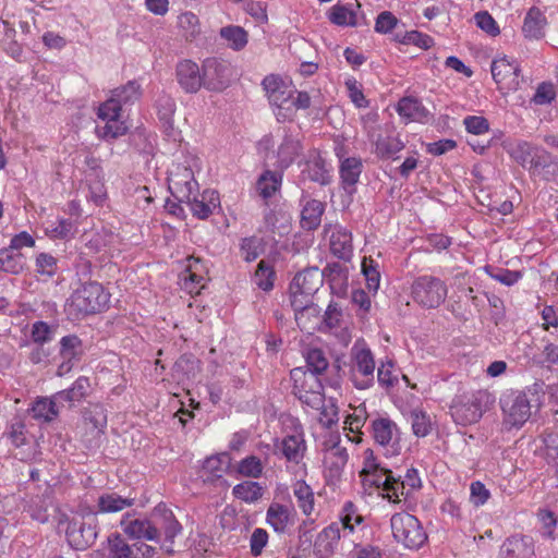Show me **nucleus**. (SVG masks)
<instances>
[{"label":"nucleus","instance_id":"nucleus-63","mask_svg":"<svg viewBox=\"0 0 558 558\" xmlns=\"http://www.w3.org/2000/svg\"><path fill=\"white\" fill-rule=\"evenodd\" d=\"M303 172L307 173L308 179L320 184H326L329 181V173L326 170L324 162L320 159H315L306 163Z\"/></svg>","mask_w":558,"mask_h":558},{"label":"nucleus","instance_id":"nucleus-19","mask_svg":"<svg viewBox=\"0 0 558 558\" xmlns=\"http://www.w3.org/2000/svg\"><path fill=\"white\" fill-rule=\"evenodd\" d=\"M363 457V468L360 473L363 485L369 487L374 486L378 489V494L381 495L388 481V474H390L391 471L378 466L371 449H366Z\"/></svg>","mask_w":558,"mask_h":558},{"label":"nucleus","instance_id":"nucleus-42","mask_svg":"<svg viewBox=\"0 0 558 558\" xmlns=\"http://www.w3.org/2000/svg\"><path fill=\"white\" fill-rule=\"evenodd\" d=\"M376 154L380 158L396 159L398 153L404 148V143L398 136H380L375 143Z\"/></svg>","mask_w":558,"mask_h":558},{"label":"nucleus","instance_id":"nucleus-8","mask_svg":"<svg viewBox=\"0 0 558 558\" xmlns=\"http://www.w3.org/2000/svg\"><path fill=\"white\" fill-rule=\"evenodd\" d=\"M504 423L510 428L522 427L531 416V401L526 393L513 391L500 399Z\"/></svg>","mask_w":558,"mask_h":558},{"label":"nucleus","instance_id":"nucleus-5","mask_svg":"<svg viewBox=\"0 0 558 558\" xmlns=\"http://www.w3.org/2000/svg\"><path fill=\"white\" fill-rule=\"evenodd\" d=\"M414 303L427 310L439 307L447 299L448 286L438 277L423 275L416 277L410 288Z\"/></svg>","mask_w":558,"mask_h":558},{"label":"nucleus","instance_id":"nucleus-52","mask_svg":"<svg viewBox=\"0 0 558 558\" xmlns=\"http://www.w3.org/2000/svg\"><path fill=\"white\" fill-rule=\"evenodd\" d=\"M505 148L513 160H515L522 167H527L530 157L535 146L525 141H517L508 146H505Z\"/></svg>","mask_w":558,"mask_h":558},{"label":"nucleus","instance_id":"nucleus-34","mask_svg":"<svg viewBox=\"0 0 558 558\" xmlns=\"http://www.w3.org/2000/svg\"><path fill=\"white\" fill-rule=\"evenodd\" d=\"M85 183L88 189L87 201L96 206H102L107 201V189L102 172L97 169L88 171L85 175Z\"/></svg>","mask_w":558,"mask_h":558},{"label":"nucleus","instance_id":"nucleus-3","mask_svg":"<svg viewBox=\"0 0 558 558\" xmlns=\"http://www.w3.org/2000/svg\"><path fill=\"white\" fill-rule=\"evenodd\" d=\"M110 301V293L102 284L90 281L83 283L70 296V313L76 315L95 314L104 311Z\"/></svg>","mask_w":558,"mask_h":558},{"label":"nucleus","instance_id":"nucleus-12","mask_svg":"<svg viewBox=\"0 0 558 558\" xmlns=\"http://www.w3.org/2000/svg\"><path fill=\"white\" fill-rule=\"evenodd\" d=\"M422 485L417 470L408 469L404 476L396 477L391 472L381 496L392 504H399L401 497L410 496Z\"/></svg>","mask_w":558,"mask_h":558},{"label":"nucleus","instance_id":"nucleus-60","mask_svg":"<svg viewBox=\"0 0 558 558\" xmlns=\"http://www.w3.org/2000/svg\"><path fill=\"white\" fill-rule=\"evenodd\" d=\"M490 492L481 481H474L470 484V502L480 508L487 504L490 498Z\"/></svg>","mask_w":558,"mask_h":558},{"label":"nucleus","instance_id":"nucleus-4","mask_svg":"<svg viewBox=\"0 0 558 558\" xmlns=\"http://www.w3.org/2000/svg\"><path fill=\"white\" fill-rule=\"evenodd\" d=\"M268 100L274 108V113L279 122L293 119L292 96L294 86L278 75H268L262 83Z\"/></svg>","mask_w":558,"mask_h":558},{"label":"nucleus","instance_id":"nucleus-17","mask_svg":"<svg viewBox=\"0 0 558 558\" xmlns=\"http://www.w3.org/2000/svg\"><path fill=\"white\" fill-rule=\"evenodd\" d=\"M185 267L180 276L181 288L190 294H198L206 286V267L194 256L185 260Z\"/></svg>","mask_w":558,"mask_h":558},{"label":"nucleus","instance_id":"nucleus-30","mask_svg":"<svg viewBox=\"0 0 558 558\" xmlns=\"http://www.w3.org/2000/svg\"><path fill=\"white\" fill-rule=\"evenodd\" d=\"M324 276L331 289L338 296H344L349 287V269L340 263H330L324 269Z\"/></svg>","mask_w":558,"mask_h":558},{"label":"nucleus","instance_id":"nucleus-20","mask_svg":"<svg viewBox=\"0 0 558 558\" xmlns=\"http://www.w3.org/2000/svg\"><path fill=\"white\" fill-rule=\"evenodd\" d=\"M296 520V512L292 506L271 502L266 511V522L278 534H284Z\"/></svg>","mask_w":558,"mask_h":558},{"label":"nucleus","instance_id":"nucleus-28","mask_svg":"<svg viewBox=\"0 0 558 558\" xmlns=\"http://www.w3.org/2000/svg\"><path fill=\"white\" fill-rule=\"evenodd\" d=\"M300 141L291 135H284L276 151L267 155V159L276 158L274 162L280 169L288 168L300 154Z\"/></svg>","mask_w":558,"mask_h":558},{"label":"nucleus","instance_id":"nucleus-53","mask_svg":"<svg viewBox=\"0 0 558 558\" xmlns=\"http://www.w3.org/2000/svg\"><path fill=\"white\" fill-rule=\"evenodd\" d=\"M231 463V458L228 453L222 452L207 458L204 462V470L214 477H221Z\"/></svg>","mask_w":558,"mask_h":558},{"label":"nucleus","instance_id":"nucleus-6","mask_svg":"<svg viewBox=\"0 0 558 558\" xmlns=\"http://www.w3.org/2000/svg\"><path fill=\"white\" fill-rule=\"evenodd\" d=\"M390 525L395 539L409 549H418L427 541V534L418 519L408 512L393 514Z\"/></svg>","mask_w":558,"mask_h":558},{"label":"nucleus","instance_id":"nucleus-33","mask_svg":"<svg viewBox=\"0 0 558 558\" xmlns=\"http://www.w3.org/2000/svg\"><path fill=\"white\" fill-rule=\"evenodd\" d=\"M291 488L298 508L305 517H312L315 512V494L313 488L304 480H296L292 483Z\"/></svg>","mask_w":558,"mask_h":558},{"label":"nucleus","instance_id":"nucleus-11","mask_svg":"<svg viewBox=\"0 0 558 558\" xmlns=\"http://www.w3.org/2000/svg\"><path fill=\"white\" fill-rule=\"evenodd\" d=\"M121 105L112 96L98 108V118L105 122L102 128H97L98 136L104 140L116 138L126 132V125L120 119Z\"/></svg>","mask_w":558,"mask_h":558},{"label":"nucleus","instance_id":"nucleus-40","mask_svg":"<svg viewBox=\"0 0 558 558\" xmlns=\"http://www.w3.org/2000/svg\"><path fill=\"white\" fill-rule=\"evenodd\" d=\"M362 161L356 157L344 158L340 163V177L345 189L354 187L362 173Z\"/></svg>","mask_w":558,"mask_h":558},{"label":"nucleus","instance_id":"nucleus-31","mask_svg":"<svg viewBox=\"0 0 558 558\" xmlns=\"http://www.w3.org/2000/svg\"><path fill=\"white\" fill-rule=\"evenodd\" d=\"M505 558H533L534 543L530 536H511L501 546Z\"/></svg>","mask_w":558,"mask_h":558},{"label":"nucleus","instance_id":"nucleus-22","mask_svg":"<svg viewBox=\"0 0 558 558\" xmlns=\"http://www.w3.org/2000/svg\"><path fill=\"white\" fill-rule=\"evenodd\" d=\"M291 306L294 310L295 322L303 331H310L313 324L305 320L306 315H313V323L320 324L319 310L311 302L312 296H303L301 292L290 291Z\"/></svg>","mask_w":558,"mask_h":558},{"label":"nucleus","instance_id":"nucleus-7","mask_svg":"<svg viewBox=\"0 0 558 558\" xmlns=\"http://www.w3.org/2000/svg\"><path fill=\"white\" fill-rule=\"evenodd\" d=\"M290 377L293 380V393L303 405L310 409L323 407L324 388L316 374L296 367L290 372Z\"/></svg>","mask_w":558,"mask_h":558},{"label":"nucleus","instance_id":"nucleus-59","mask_svg":"<svg viewBox=\"0 0 558 558\" xmlns=\"http://www.w3.org/2000/svg\"><path fill=\"white\" fill-rule=\"evenodd\" d=\"M307 373H314L319 376L328 367V361L324 353L318 349L308 350L306 354Z\"/></svg>","mask_w":558,"mask_h":558},{"label":"nucleus","instance_id":"nucleus-9","mask_svg":"<svg viewBox=\"0 0 558 558\" xmlns=\"http://www.w3.org/2000/svg\"><path fill=\"white\" fill-rule=\"evenodd\" d=\"M324 476L329 484H336L348 462V451L340 445L338 436H331L324 442Z\"/></svg>","mask_w":558,"mask_h":558},{"label":"nucleus","instance_id":"nucleus-24","mask_svg":"<svg viewBox=\"0 0 558 558\" xmlns=\"http://www.w3.org/2000/svg\"><path fill=\"white\" fill-rule=\"evenodd\" d=\"M177 80L186 93H196L202 86L203 72L197 63L191 60H182L177 65Z\"/></svg>","mask_w":558,"mask_h":558},{"label":"nucleus","instance_id":"nucleus-29","mask_svg":"<svg viewBox=\"0 0 558 558\" xmlns=\"http://www.w3.org/2000/svg\"><path fill=\"white\" fill-rule=\"evenodd\" d=\"M338 517L339 521H337V523L349 537L355 535L360 530H362L361 526L364 522V518L360 513L357 506L351 500L343 502Z\"/></svg>","mask_w":558,"mask_h":558},{"label":"nucleus","instance_id":"nucleus-55","mask_svg":"<svg viewBox=\"0 0 558 558\" xmlns=\"http://www.w3.org/2000/svg\"><path fill=\"white\" fill-rule=\"evenodd\" d=\"M275 271L265 260H260L253 277V282L262 290L269 291L274 287Z\"/></svg>","mask_w":558,"mask_h":558},{"label":"nucleus","instance_id":"nucleus-62","mask_svg":"<svg viewBox=\"0 0 558 558\" xmlns=\"http://www.w3.org/2000/svg\"><path fill=\"white\" fill-rule=\"evenodd\" d=\"M345 88L350 100L356 108H366L368 100L363 94L361 84L353 77L345 80Z\"/></svg>","mask_w":558,"mask_h":558},{"label":"nucleus","instance_id":"nucleus-23","mask_svg":"<svg viewBox=\"0 0 558 558\" xmlns=\"http://www.w3.org/2000/svg\"><path fill=\"white\" fill-rule=\"evenodd\" d=\"M361 4L355 2H338L330 7L326 16L328 21L339 27H355L359 25V12Z\"/></svg>","mask_w":558,"mask_h":558},{"label":"nucleus","instance_id":"nucleus-2","mask_svg":"<svg viewBox=\"0 0 558 558\" xmlns=\"http://www.w3.org/2000/svg\"><path fill=\"white\" fill-rule=\"evenodd\" d=\"M375 356L363 339H357L349 353V376L353 386L360 390L373 387L375 383Z\"/></svg>","mask_w":558,"mask_h":558},{"label":"nucleus","instance_id":"nucleus-44","mask_svg":"<svg viewBox=\"0 0 558 558\" xmlns=\"http://www.w3.org/2000/svg\"><path fill=\"white\" fill-rule=\"evenodd\" d=\"M361 271L364 276L366 288L376 294L380 287V271L378 263L372 257H364L361 264Z\"/></svg>","mask_w":558,"mask_h":558},{"label":"nucleus","instance_id":"nucleus-61","mask_svg":"<svg viewBox=\"0 0 558 558\" xmlns=\"http://www.w3.org/2000/svg\"><path fill=\"white\" fill-rule=\"evenodd\" d=\"M140 96L141 89L136 82H129L126 85L114 89L112 94V97L118 99L121 106L137 100Z\"/></svg>","mask_w":558,"mask_h":558},{"label":"nucleus","instance_id":"nucleus-27","mask_svg":"<svg viewBox=\"0 0 558 558\" xmlns=\"http://www.w3.org/2000/svg\"><path fill=\"white\" fill-rule=\"evenodd\" d=\"M397 112L405 122L427 123L432 119L429 110L413 97L401 98L397 105Z\"/></svg>","mask_w":558,"mask_h":558},{"label":"nucleus","instance_id":"nucleus-57","mask_svg":"<svg viewBox=\"0 0 558 558\" xmlns=\"http://www.w3.org/2000/svg\"><path fill=\"white\" fill-rule=\"evenodd\" d=\"M87 387L88 379L85 377H80L74 381L70 389L58 392L56 398L63 399L64 402L73 403L84 397Z\"/></svg>","mask_w":558,"mask_h":558},{"label":"nucleus","instance_id":"nucleus-13","mask_svg":"<svg viewBox=\"0 0 558 558\" xmlns=\"http://www.w3.org/2000/svg\"><path fill=\"white\" fill-rule=\"evenodd\" d=\"M373 437L387 454L396 456L401 450L400 430L389 417H378L372 422Z\"/></svg>","mask_w":558,"mask_h":558},{"label":"nucleus","instance_id":"nucleus-21","mask_svg":"<svg viewBox=\"0 0 558 558\" xmlns=\"http://www.w3.org/2000/svg\"><path fill=\"white\" fill-rule=\"evenodd\" d=\"M182 203L187 204L193 215L199 219H206L215 211L220 210V196L215 190H205L199 193L198 189L190 201Z\"/></svg>","mask_w":558,"mask_h":558},{"label":"nucleus","instance_id":"nucleus-16","mask_svg":"<svg viewBox=\"0 0 558 558\" xmlns=\"http://www.w3.org/2000/svg\"><path fill=\"white\" fill-rule=\"evenodd\" d=\"M324 234L332 255L340 259H350L353 253L352 233L350 230L339 223H329L324 227Z\"/></svg>","mask_w":558,"mask_h":558},{"label":"nucleus","instance_id":"nucleus-26","mask_svg":"<svg viewBox=\"0 0 558 558\" xmlns=\"http://www.w3.org/2000/svg\"><path fill=\"white\" fill-rule=\"evenodd\" d=\"M65 535L71 547L77 550L85 549L96 537L92 526L85 527L81 518L74 517L65 529Z\"/></svg>","mask_w":558,"mask_h":558},{"label":"nucleus","instance_id":"nucleus-54","mask_svg":"<svg viewBox=\"0 0 558 558\" xmlns=\"http://www.w3.org/2000/svg\"><path fill=\"white\" fill-rule=\"evenodd\" d=\"M551 163L553 158L550 154L544 148L535 146L526 168L533 175H541L542 170L549 167Z\"/></svg>","mask_w":558,"mask_h":558},{"label":"nucleus","instance_id":"nucleus-18","mask_svg":"<svg viewBox=\"0 0 558 558\" xmlns=\"http://www.w3.org/2000/svg\"><path fill=\"white\" fill-rule=\"evenodd\" d=\"M492 75L494 81L508 89H517L520 84V68L514 60L506 56L496 58L492 63Z\"/></svg>","mask_w":558,"mask_h":558},{"label":"nucleus","instance_id":"nucleus-36","mask_svg":"<svg viewBox=\"0 0 558 558\" xmlns=\"http://www.w3.org/2000/svg\"><path fill=\"white\" fill-rule=\"evenodd\" d=\"M545 25L546 17L544 13L538 8L532 7L524 17L522 33L525 38L541 39L544 36Z\"/></svg>","mask_w":558,"mask_h":558},{"label":"nucleus","instance_id":"nucleus-37","mask_svg":"<svg viewBox=\"0 0 558 558\" xmlns=\"http://www.w3.org/2000/svg\"><path fill=\"white\" fill-rule=\"evenodd\" d=\"M301 225L304 229L314 230L322 221L325 206L316 199L302 198Z\"/></svg>","mask_w":558,"mask_h":558},{"label":"nucleus","instance_id":"nucleus-41","mask_svg":"<svg viewBox=\"0 0 558 558\" xmlns=\"http://www.w3.org/2000/svg\"><path fill=\"white\" fill-rule=\"evenodd\" d=\"M64 402L63 399L53 398H39L32 407L33 416L37 420L50 422L57 417L59 410L57 404Z\"/></svg>","mask_w":558,"mask_h":558},{"label":"nucleus","instance_id":"nucleus-49","mask_svg":"<svg viewBox=\"0 0 558 558\" xmlns=\"http://www.w3.org/2000/svg\"><path fill=\"white\" fill-rule=\"evenodd\" d=\"M367 420V412L364 405L355 408L353 413L349 414L345 418V429L353 433L349 439L353 442H360L361 436L359 435L360 429L364 426Z\"/></svg>","mask_w":558,"mask_h":558},{"label":"nucleus","instance_id":"nucleus-35","mask_svg":"<svg viewBox=\"0 0 558 558\" xmlns=\"http://www.w3.org/2000/svg\"><path fill=\"white\" fill-rule=\"evenodd\" d=\"M60 354L63 363L59 366V374L63 375L72 368V362L82 354V341L76 336L63 337L60 341Z\"/></svg>","mask_w":558,"mask_h":558},{"label":"nucleus","instance_id":"nucleus-45","mask_svg":"<svg viewBox=\"0 0 558 558\" xmlns=\"http://www.w3.org/2000/svg\"><path fill=\"white\" fill-rule=\"evenodd\" d=\"M178 27L186 40H193L201 34L199 19L190 11L182 12L178 16Z\"/></svg>","mask_w":558,"mask_h":558},{"label":"nucleus","instance_id":"nucleus-46","mask_svg":"<svg viewBox=\"0 0 558 558\" xmlns=\"http://www.w3.org/2000/svg\"><path fill=\"white\" fill-rule=\"evenodd\" d=\"M341 538L345 542L350 537L348 534H344V531H342L337 522H332L318 534L317 542L326 543L325 550L332 553Z\"/></svg>","mask_w":558,"mask_h":558},{"label":"nucleus","instance_id":"nucleus-56","mask_svg":"<svg viewBox=\"0 0 558 558\" xmlns=\"http://www.w3.org/2000/svg\"><path fill=\"white\" fill-rule=\"evenodd\" d=\"M264 471L262 460L256 456H248L242 459L238 464V472L246 477L258 478Z\"/></svg>","mask_w":558,"mask_h":558},{"label":"nucleus","instance_id":"nucleus-32","mask_svg":"<svg viewBox=\"0 0 558 558\" xmlns=\"http://www.w3.org/2000/svg\"><path fill=\"white\" fill-rule=\"evenodd\" d=\"M322 279L317 268H311L296 274L290 283V291L301 292L305 298L312 296L319 288Z\"/></svg>","mask_w":558,"mask_h":558},{"label":"nucleus","instance_id":"nucleus-25","mask_svg":"<svg viewBox=\"0 0 558 558\" xmlns=\"http://www.w3.org/2000/svg\"><path fill=\"white\" fill-rule=\"evenodd\" d=\"M121 527L131 538L157 541L159 536L158 529L146 519L126 515L121 520Z\"/></svg>","mask_w":558,"mask_h":558},{"label":"nucleus","instance_id":"nucleus-47","mask_svg":"<svg viewBox=\"0 0 558 558\" xmlns=\"http://www.w3.org/2000/svg\"><path fill=\"white\" fill-rule=\"evenodd\" d=\"M133 505V499L123 498L116 493L104 494L98 499L99 511L104 513L118 512Z\"/></svg>","mask_w":558,"mask_h":558},{"label":"nucleus","instance_id":"nucleus-15","mask_svg":"<svg viewBox=\"0 0 558 558\" xmlns=\"http://www.w3.org/2000/svg\"><path fill=\"white\" fill-rule=\"evenodd\" d=\"M487 398L486 393L477 392L466 400L456 402L451 407L454 422L463 426L476 423L483 415L484 400Z\"/></svg>","mask_w":558,"mask_h":558},{"label":"nucleus","instance_id":"nucleus-10","mask_svg":"<svg viewBox=\"0 0 558 558\" xmlns=\"http://www.w3.org/2000/svg\"><path fill=\"white\" fill-rule=\"evenodd\" d=\"M168 185L171 194L180 202L190 201L199 185L191 166L173 163L169 170Z\"/></svg>","mask_w":558,"mask_h":558},{"label":"nucleus","instance_id":"nucleus-58","mask_svg":"<svg viewBox=\"0 0 558 558\" xmlns=\"http://www.w3.org/2000/svg\"><path fill=\"white\" fill-rule=\"evenodd\" d=\"M410 418L412 430L415 436L425 437L430 433L432 421L425 412L421 410H414L411 412Z\"/></svg>","mask_w":558,"mask_h":558},{"label":"nucleus","instance_id":"nucleus-50","mask_svg":"<svg viewBox=\"0 0 558 558\" xmlns=\"http://www.w3.org/2000/svg\"><path fill=\"white\" fill-rule=\"evenodd\" d=\"M23 255L10 247L0 250V268L3 271L19 274L23 270Z\"/></svg>","mask_w":558,"mask_h":558},{"label":"nucleus","instance_id":"nucleus-64","mask_svg":"<svg viewBox=\"0 0 558 558\" xmlns=\"http://www.w3.org/2000/svg\"><path fill=\"white\" fill-rule=\"evenodd\" d=\"M465 130L474 135H483L489 131L488 120L483 116H466L463 119Z\"/></svg>","mask_w":558,"mask_h":558},{"label":"nucleus","instance_id":"nucleus-1","mask_svg":"<svg viewBox=\"0 0 558 558\" xmlns=\"http://www.w3.org/2000/svg\"><path fill=\"white\" fill-rule=\"evenodd\" d=\"M282 423L287 434L274 441V452L286 461L288 471L292 473H306L304 459L307 452V445L303 426L298 418L292 416H287Z\"/></svg>","mask_w":558,"mask_h":558},{"label":"nucleus","instance_id":"nucleus-14","mask_svg":"<svg viewBox=\"0 0 558 558\" xmlns=\"http://www.w3.org/2000/svg\"><path fill=\"white\" fill-rule=\"evenodd\" d=\"M202 70L204 87L208 90L221 92L229 86L232 71L227 62L208 58L203 62Z\"/></svg>","mask_w":558,"mask_h":558},{"label":"nucleus","instance_id":"nucleus-38","mask_svg":"<svg viewBox=\"0 0 558 558\" xmlns=\"http://www.w3.org/2000/svg\"><path fill=\"white\" fill-rule=\"evenodd\" d=\"M220 38L234 51L243 50L248 43V33L239 25H227L219 31Z\"/></svg>","mask_w":558,"mask_h":558},{"label":"nucleus","instance_id":"nucleus-39","mask_svg":"<svg viewBox=\"0 0 558 558\" xmlns=\"http://www.w3.org/2000/svg\"><path fill=\"white\" fill-rule=\"evenodd\" d=\"M45 233L52 240H68L76 233V226L70 219L57 218L45 222Z\"/></svg>","mask_w":558,"mask_h":558},{"label":"nucleus","instance_id":"nucleus-51","mask_svg":"<svg viewBox=\"0 0 558 558\" xmlns=\"http://www.w3.org/2000/svg\"><path fill=\"white\" fill-rule=\"evenodd\" d=\"M110 558H136L135 544L130 546L120 535L108 538Z\"/></svg>","mask_w":558,"mask_h":558},{"label":"nucleus","instance_id":"nucleus-43","mask_svg":"<svg viewBox=\"0 0 558 558\" xmlns=\"http://www.w3.org/2000/svg\"><path fill=\"white\" fill-rule=\"evenodd\" d=\"M281 182L280 173L267 170L258 178L256 189L263 198H269L280 189Z\"/></svg>","mask_w":558,"mask_h":558},{"label":"nucleus","instance_id":"nucleus-48","mask_svg":"<svg viewBox=\"0 0 558 558\" xmlns=\"http://www.w3.org/2000/svg\"><path fill=\"white\" fill-rule=\"evenodd\" d=\"M235 498L253 504L263 496V487L257 482L245 481L235 485L232 489Z\"/></svg>","mask_w":558,"mask_h":558}]
</instances>
